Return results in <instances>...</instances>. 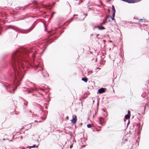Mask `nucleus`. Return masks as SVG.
Returning <instances> with one entry per match:
<instances>
[{
  "label": "nucleus",
  "mask_w": 149,
  "mask_h": 149,
  "mask_svg": "<svg viewBox=\"0 0 149 149\" xmlns=\"http://www.w3.org/2000/svg\"><path fill=\"white\" fill-rule=\"evenodd\" d=\"M40 70L42 71L43 76L44 77L46 78L48 77L49 75L46 70L42 68H41Z\"/></svg>",
  "instance_id": "f03ea898"
},
{
  "label": "nucleus",
  "mask_w": 149,
  "mask_h": 149,
  "mask_svg": "<svg viewBox=\"0 0 149 149\" xmlns=\"http://www.w3.org/2000/svg\"><path fill=\"white\" fill-rule=\"evenodd\" d=\"M111 19V16H107L105 19V22H109L110 21V19Z\"/></svg>",
  "instance_id": "39448f33"
},
{
  "label": "nucleus",
  "mask_w": 149,
  "mask_h": 149,
  "mask_svg": "<svg viewBox=\"0 0 149 149\" xmlns=\"http://www.w3.org/2000/svg\"><path fill=\"white\" fill-rule=\"evenodd\" d=\"M99 122H100V123L102 125V122L103 121V118L101 117H100V118H99Z\"/></svg>",
  "instance_id": "0eeeda50"
},
{
  "label": "nucleus",
  "mask_w": 149,
  "mask_h": 149,
  "mask_svg": "<svg viewBox=\"0 0 149 149\" xmlns=\"http://www.w3.org/2000/svg\"><path fill=\"white\" fill-rule=\"evenodd\" d=\"M115 12H113V17H111V19L112 20H114V17L115 15Z\"/></svg>",
  "instance_id": "9b49d317"
},
{
  "label": "nucleus",
  "mask_w": 149,
  "mask_h": 149,
  "mask_svg": "<svg viewBox=\"0 0 149 149\" xmlns=\"http://www.w3.org/2000/svg\"><path fill=\"white\" fill-rule=\"evenodd\" d=\"M67 120H68V116H67L66 117Z\"/></svg>",
  "instance_id": "a211bd4d"
},
{
  "label": "nucleus",
  "mask_w": 149,
  "mask_h": 149,
  "mask_svg": "<svg viewBox=\"0 0 149 149\" xmlns=\"http://www.w3.org/2000/svg\"><path fill=\"white\" fill-rule=\"evenodd\" d=\"M81 80L86 82H87L88 81V79L86 77H85L84 78H82Z\"/></svg>",
  "instance_id": "1a4fd4ad"
},
{
  "label": "nucleus",
  "mask_w": 149,
  "mask_h": 149,
  "mask_svg": "<svg viewBox=\"0 0 149 149\" xmlns=\"http://www.w3.org/2000/svg\"><path fill=\"white\" fill-rule=\"evenodd\" d=\"M40 89L42 90V91H44V89L43 88H40Z\"/></svg>",
  "instance_id": "f3484780"
},
{
  "label": "nucleus",
  "mask_w": 149,
  "mask_h": 149,
  "mask_svg": "<svg viewBox=\"0 0 149 149\" xmlns=\"http://www.w3.org/2000/svg\"><path fill=\"white\" fill-rule=\"evenodd\" d=\"M31 51H29L27 49L21 48L16 50L12 54V65L15 72V83L21 81L23 77L24 71L23 61L24 58Z\"/></svg>",
  "instance_id": "f257e3e1"
},
{
  "label": "nucleus",
  "mask_w": 149,
  "mask_h": 149,
  "mask_svg": "<svg viewBox=\"0 0 149 149\" xmlns=\"http://www.w3.org/2000/svg\"><path fill=\"white\" fill-rule=\"evenodd\" d=\"M108 11L109 13H110V10H109Z\"/></svg>",
  "instance_id": "aec40b11"
},
{
  "label": "nucleus",
  "mask_w": 149,
  "mask_h": 149,
  "mask_svg": "<svg viewBox=\"0 0 149 149\" xmlns=\"http://www.w3.org/2000/svg\"><path fill=\"white\" fill-rule=\"evenodd\" d=\"M104 22L103 23H102V24H104Z\"/></svg>",
  "instance_id": "412c9836"
},
{
  "label": "nucleus",
  "mask_w": 149,
  "mask_h": 149,
  "mask_svg": "<svg viewBox=\"0 0 149 149\" xmlns=\"http://www.w3.org/2000/svg\"><path fill=\"white\" fill-rule=\"evenodd\" d=\"M98 91L99 93H102L105 92V89L103 88H101L98 90Z\"/></svg>",
  "instance_id": "423d86ee"
},
{
  "label": "nucleus",
  "mask_w": 149,
  "mask_h": 149,
  "mask_svg": "<svg viewBox=\"0 0 149 149\" xmlns=\"http://www.w3.org/2000/svg\"><path fill=\"white\" fill-rule=\"evenodd\" d=\"M97 28L99 30H103L105 29V28L102 26H97Z\"/></svg>",
  "instance_id": "6e6552de"
},
{
  "label": "nucleus",
  "mask_w": 149,
  "mask_h": 149,
  "mask_svg": "<svg viewBox=\"0 0 149 149\" xmlns=\"http://www.w3.org/2000/svg\"><path fill=\"white\" fill-rule=\"evenodd\" d=\"M130 116L128 114H127L125 115V118L126 119H128L130 118Z\"/></svg>",
  "instance_id": "9d476101"
},
{
  "label": "nucleus",
  "mask_w": 149,
  "mask_h": 149,
  "mask_svg": "<svg viewBox=\"0 0 149 149\" xmlns=\"http://www.w3.org/2000/svg\"><path fill=\"white\" fill-rule=\"evenodd\" d=\"M141 0H125L124 2L129 3H134L139 2Z\"/></svg>",
  "instance_id": "7ed1b4c3"
},
{
  "label": "nucleus",
  "mask_w": 149,
  "mask_h": 149,
  "mask_svg": "<svg viewBox=\"0 0 149 149\" xmlns=\"http://www.w3.org/2000/svg\"><path fill=\"white\" fill-rule=\"evenodd\" d=\"M36 146V145H34L33 146H29V148H35V147Z\"/></svg>",
  "instance_id": "4468645a"
},
{
  "label": "nucleus",
  "mask_w": 149,
  "mask_h": 149,
  "mask_svg": "<svg viewBox=\"0 0 149 149\" xmlns=\"http://www.w3.org/2000/svg\"><path fill=\"white\" fill-rule=\"evenodd\" d=\"M112 9L113 12H116V10L113 5H112Z\"/></svg>",
  "instance_id": "f8f14e48"
},
{
  "label": "nucleus",
  "mask_w": 149,
  "mask_h": 149,
  "mask_svg": "<svg viewBox=\"0 0 149 149\" xmlns=\"http://www.w3.org/2000/svg\"><path fill=\"white\" fill-rule=\"evenodd\" d=\"M143 20V19H140L139 20V22H141Z\"/></svg>",
  "instance_id": "dca6fc26"
},
{
  "label": "nucleus",
  "mask_w": 149,
  "mask_h": 149,
  "mask_svg": "<svg viewBox=\"0 0 149 149\" xmlns=\"http://www.w3.org/2000/svg\"><path fill=\"white\" fill-rule=\"evenodd\" d=\"M77 118L76 116L74 115L72 116V120H71V122L74 124H75L77 121Z\"/></svg>",
  "instance_id": "20e7f679"
},
{
  "label": "nucleus",
  "mask_w": 149,
  "mask_h": 149,
  "mask_svg": "<svg viewBox=\"0 0 149 149\" xmlns=\"http://www.w3.org/2000/svg\"><path fill=\"white\" fill-rule=\"evenodd\" d=\"M127 114L129 115V116H130V111H127Z\"/></svg>",
  "instance_id": "2eb2a0df"
},
{
  "label": "nucleus",
  "mask_w": 149,
  "mask_h": 149,
  "mask_svg": "<svg viewBox=\"0 0 149 149\" xmlns=\"http://www.w3.org/2000/svg\"><path fill=\"white\" fill-rule=\"evenodd\" d=\"M146 107H144V109H146Z\"/></svg>",
  "instance_id": "6ab92c4d"
},
{
  "label": "nucleus",
  "mask_w": 149,
  "mask_h": 149,
  "mask_svg": "<svg viewBox=\"0 0 149 149\" xmlns=\"http://www.w3.org/2000/svg\"><path fill=\"white\" fill-rule=\"evenodd\" d=\"M92 127V125L90 124H88L87 125V127L88 128H90Z\"/></svg>",
  "instance_id": "ddd939ff"
}]
</instances>
